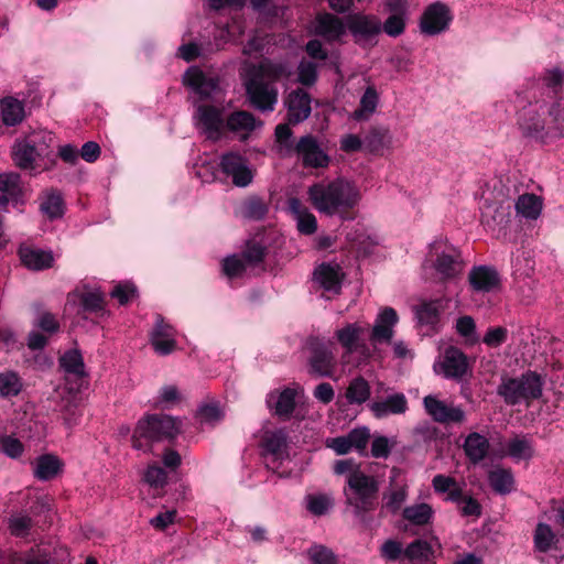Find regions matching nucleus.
<instances>
[{
  "label": "nucleus",
  "mask_w": 564,
  "mask_h": 564,
  "mask_svg": "<svg viewBox=\"0 0 564 564\" xmlns=\"http://www.w3.org/2000/svg\"><path fill=\"white\" fill-rule=\"evenodd\" d=\"M307 196L318 213L338 216L343 220L355 219V209L362 197L360 187L354 181L344 177L313 184L307 189Z\"/></svg>",
  "instance_id": "1"
},
{
  "label": "nucleus",
  "mask_w": 564,
  "mask_h": 564,
  "mask_svg": "<svg viewBox=\"0 0 564 564\" xmlns=\"http://www.w3.org/2000/svg\"><path fill=\"white\" fill-rule=\"evenodd\" d=\"M54 141V134L44 130L17 138L10 149L13 165L32 176L50 171L55 165Z\"/></svg>",
  "instance_id": "2"
},
{
  "label": "nucleus",
  "mask_w": 564,
  "mask_h": 564,
  "mask_svg": "<svg viewBox=\"0 0 564 564\" xmlns=\"http://www.w3.org/2000/svg\"><path fill=\"white\" fill-rule=\"evenodd\" d=\"M336 475H345L344 489L347 503L360 516L376 507L378 485L373 477L366 475L354 459H339L334 464Z\"/></svg>",
  "instance_id": "3"
},
{
  "label": "nucleus",
  "mask_w": 564,
  "mask_h": 564,
  "mask_svg": "<svg viewBox=\"0 0 564 564\" xmlns=\"http://www.w3.org/2000/svg\"><path fill=\"white\" fill-rule=\"evenodd\" d=\"M286 74L282 65L262 62L252 68L246 79V89L250 102L259 110L272 111L278 102V89L273 82Z\"/></svg>",
  "instance_id": "4"
},
{
  "label": "nucleus",
  "mask_w": 564,
  "mask_h": 564,
  "mask_svg": "<svg viewBox=\"0 0 564 564\" xmlns=\"http://www.w3.org/2000/svg\"><path fill=\"white\" fill-rule=\"evenodd\" d=\"M426 276L446 282L459 276L464 263L459 250L446 238H436L429 245V251L422 264Z\"/></svg>",
  "instance_id": "5"
},
{
  "label": "nucleus",
  "mask_w": 564,
  "mask_h": 564,
  "mask_svg": "<svg viewBox=\"0 0 564 564\" xmlns=\"http://www.w3.org/2000/svg\"><path fill=\"white\" fill-rule=\"evenodd\" d=\"M182 429V421L173 416L149 415L137 423L131 436L132 447L138 451H148L151 442L173 440Z\"/></svg>",
  "instance_id": "6"
},
{
  "label": "nucleus",
  "mask_w": 564,
  "mask_h": 564,
  "mask_svg": "<svg viewBox=\"0 0 564 564\" xmlns=\"http://www.w3.org/2000/svg\"><path fill=\"white\" fill-rule=\"evenodd\" d=\"M543 382L540 376L528 372L520 378L506 379L498 388V393L509 404L539 399L542 395Z\"/></svg>",
  "instance_id": "7"
},
{
  "label": "nucleus",
  "mask_w": 564,
  "mask_h": 564,
  "mask_svg": "<svg viewBox=\"0 0 564 564\" xmlns=\"http://www.w3.org/2000/svg\"><path fill=\"white\" fill-rule=\"evenodd\" d=\"M369 326L361 321L345 322L336 327L333 338L344 349V356L358 352L370 357V349L366 344Z\"/></svg>",
  "instance_id": "8"
},
{
  "label": "nucleus",
  "mask_w": 564,
  "mask_h": 564,
  "mask_svg": "<svg viewBox=\"0 0 564 564\" xmlns=\"http://www.w3.org/2000/svg\"><path fill=\"white\" fill-rule=\"evenodd\" d=\"M434 371L447 379H460L468 370L465 354L456 347H447L434 362Z\"/></svg>",
  "instance_id": "9"
},
{
  "label": "nucleus",
  "mask_w": 564,
  "mask_h": 564,
  "mask_svg": "<svg viewBox=\"0 0 564 564\" xmlns=\"http://www.w3.org/2000/svg\"><path fill=\"white\" fill-rule=\"evenodd\" d=\"M452 20L449 7L443 2H434L422 14L420 29L426 35H437L448 29Z\"/></svg>",
  "instance_id": "10"
},
{
  "label": "nucleus",
  "mask_w": 564,
  "mask_h": 564,
  "mask_svg": "<svg viewBox=\"0 0 564 564\" xmlns=\"http://www.w3.org/2000/svg\"><path fill=\"white\" fill-rule=\"evenodd\" d=\"M302 393L303 390L300 386L274 389L267 395V404L276 415L289 417Z\"/></svg>",
  "instance_id": "11"
},
{
  "label": "nucleus",
  "mask_w": 564,
  "mask_h": 564,
  "mask_svg": "<svg viewBox=\"0 0 564 564\" xmlns=\"http://www.w3.org/2000/svg\"><path fill=\"white\" fill-rule=\"evenodd\" d=\"M220 169L227 177H230L236 186H248L253 178V171L248 161L238 153L223 155Z\"/></svg>",
  "instance_id": "12"
},
{
  "label": "nucleus",
  "mask_w": 564,
  "mask_h": 564,
  "mask_svg": "<svg viewBox=\"0 0 564 564\" xmlns=\"http://www.w3.org/2000/svg\"><path fill=\"white\" fill-rule=\"evenodd\" d=\"M546 111V106L543 105H534L521 110L518 123L524 135L541 141Z\"/></svg>",
  "instance_id": "13"
},
{
  "label": "nucleus",
  "mask_w": 564,
  "mask_h": 564,
  "mask_svg": "<svg viewBox=\"0 0 564 564\" xmlns=\"http://www.w3.org/2000/svg\"><path fill=\"white\" fill-rule=\"evenodd\" d=\"M294 151L305 167H326L329 163V156L312 135L302 137L296 143Z\"/></svg>",
  "instance_id": "14"
},
{
  "label": "nucleus",
  "mask_w": 564,
  "mask_h": 564,
  "mask_svg": "<svg viewBox=\"0 0 564 564\" xmlns=\"http://www.w3.org/2000/svg\"><path fill=\"white\" fill-rule=\"evenodd\" d=\"M177 332L162 317H158L150 335V341L156 354L165 356L177 349Z\"/></svg>",
  "instance_id": "15"
},
{
  "label": "nucleus",
  "mask_w": 564,
  "mask_h": 564,
  "mask_svg": "<svg viewBox=\"0 0 564 564\" xmlns=\"http://www.w3.org/2000/svg\"><path fill=\"white\" fill-rule=\"evenodd\" d=\"M398 322L399 316L392 307L387 306L379 311L370 332V340L373 347L377 344L391 341Z\"/></svg>",
  "instance_id": "16"
},
{
  "label": "nucleus",
  "mask_w": 564,
  "mask_h": 564,
  "mask_svg": "<svg viewBox=\"0 0 564 564\" xmlns=\"http://www.w3.org/2000/svg\"><path fill=\"white\" fill-rule=\"evenodd\" d=\"M423 403L429 415L437 422L460 423L465 420V413L462 408L448 405L433 395L425 397Z\"/></svg>",
  "instance_id": "17"
},
{
  "label": "nucleus",
  "mask_w": 564,
  "mask_h": 564,
  "mask_svg": "<svg viewBox=\"0 0 564 564\" xmlns=\"http://www.w3.org/2000/svg\"><path fill=\"white\" fill-rule=\"evenodd\" d=\"M343 279L344 272L336 263H322L314 271V282L330 295L339 293Z\"/></svg>",
  "instance_id": "18"
},
{
  "label": "nucleus",
  "mask_w": 564,
  "mask_h": 564,
  "mask_svg": "<svg viewBox=\"0 0 564 564\" xmlns=\"http://www.w3.org/2000/svg\"><path fill=\"white\" fill-rule=\"evenodd\" d=\"M105 296L99 289L78 288L67 295L66 306L75 307L80 305L89 312L104 311Z\"/></svg>",
  "instance_id": "19"
},
{
  "label": "nucleus",
  "mask_w": 564,
  "mask_h": 564,
  "mask_svg": "<svg viewBox=\"0 0 564 564\" xmlns=\"http://www.w3.org/2000/svg\"><path fill=\"white\" fill-rule=\"evenodd\" d=\"M468 281L474 292L490 293L500 288V276L498 272L487 265L474 267L468 274Z\"/></svg>",
  "instance_id": "20"
},
{
  "label": "nucleus",
  "mask_w": 564,
  "mask_h": 564,
  "mask_svg": "<svg viewBox=\"0 0 564 564\" xmlns=\"http://www.w3.org/2000/svg\"><path fill=\"white\" fill-rule=\"evenodd\" d=\"M369 410L376 419L404 414L408 411V400L403 393H392L384 399L372 401Z\"/></svg>",
  "instance_id": "21"
},
{
  "label": "nucleus",
  "mask_w": 564,
  "mask_h": 564,
  "mask_svg": "<svg viewBox=\"0 0 564 564\" xmlns=\"http://www.w3.org/2000/svg\"><path fill=\"white\" fill-rule=\"evenodd\" d=\"M195 120L196 126L199 127L209 139H217L224 127L220 111L210 106H198Z\"/></svg>",
  "instance_id": "22"
},
{
  "label": "nucleus",
  "mask_w": 564,
  "mask_h": 564,
  "mask_svg": "<svg viewBox=\"0 0 564 564\" xmlns=\"http://www.w3.org/2000/svg\"><path fill=\"white\" fill-rule=\"evenodd\" d=\"M261 446L265 456L273 459H283L288 456V442L285 432L281 429H267L261 435Z\"/></svg>",
  "instance_id": "23"
},
{
  "label": "nucleus",
  "mask_w": 564,
  "mask_h": 564,
  "mask_svg": "<svg viewBox=\"0 0 564 564\" xmlns=\"http://www.w3.org/2000/svg\"><path fill=\"white\" fill-rule=\"evenodd\" d=\"M348 28L357 42L365 43L380 33L381 23L375 17L358 14L348 20Z\"/></svg>",
  "instance_id": "24"
},
{
  "label": "nucleus",
  "mask_w": 564,
  "mask_h": 564,
  "mask_svg": "<svg viewBox=\"0 0 564 564\" xmlns=\"http://www.w3.org/2000/svg\"><path fill=\"white\" fill-rule=\"evenodd\" d=\"M288 207L301 234L313 235L317 230V219L315 215L300 199L294 197L290 198Z\"/></svg>",
  "instance_id": "25"
},
{
  "label": "nucleus",
  "mask_w": 564,
  "mask_h": 564,
  "mask_svg": "<svg viewBox=\"0 0 564 564\" xmlns=\"http://www.w3.org/2000/svg\"><path fill=\"white\" fill-rule=\"evenodd\" d=\"M184 84L200 98H208L218 89L217 80L213 77H207L197 67H192L185 73Z\"/></svg>",
  "instance_id": "26"
},
{
  "label": "nucleus",
  "mask_w": 564,
  "mask_h": 564,
  "mask_svg": "<svg viewBox=\"0 0 564 564\" xmlns=\"http://www.w3.org/2000/svg\"><path fill=\"white\" fill-rule=\"evenodd\" d=\"M546 109L542 142H550L564 137V109L558 104L546 106Z\"/></svg>",
  "instance_id": "27"
},
{
  "label": "nucleus",
  "mask_w": 564,
  "mask_h": 564,
  "mask_svg": "<svg viewBox=\"0 0 564 564\" xmlns=\"http://www.w3.org/2000/svg\"><path fill=\"white\" fill-rule=\"evenodd\" d=\"M288 108L289 121L299 123L311 113V99L310 96L302 89L291 93L285 101Z\"/></svg>",
  "instance_id": "28"
},
{
  "label": "nucleus",
  "mask_w": 564,
  "mask_h": 564,
  "mask_svg": "<svg viewBox=\"0 0 564 564\" xmlns=\"http://www.w3.org/2000/svg\"><path fill=\"white\" fill-rule=\"evenodd\" d=\"M21 262L30 270L39 271L53 265L54 256L51 251L30 246H21L19 249Z\"/></svg>",
  "instance_id": "29"
},
{
  "label": "nucleus",
  "mask_w": 564,
  "mask_h": 564,
  "mask_svg": "<svg viewBox=\"0 0 564 564\" xmlns=\"http://www.w3.org/2000/svg\"><path fill=\"white\" fill-rule=\"evenodd\" d=\"M379 100L378 90L372 84L367 82V86L360 97L359 105L350 116L351 119L355 121H368L376 113Z\"/></svg>",
  "instance_id": "30"
},
{
  "label": "nucleus",
  "mask_w": 564,
  "mask_h": 564,
  "mask_svg": "<svg viewBox=\"0 0 564 564\" xmlns=\"http://www.w3.org/2000/svg\"><path fill=\"white\" fill-rule=\"evenodd\" d=\"M517 216L527 221L536 220L543 210L542 197L525 193L520 195L514 204Z\"/></svg>",
  "instance_id": "31"
},
{
  "label": "nucleus",
  "mask_w": 564,
  "mask_h": 564,
  "mask_svg": "<svg viewBox=\"0 0 564 564\" xmlns=\"http://www.w3.org/2000/svg\"><path fill=\"white\" fill-rule=\"evenodd\" d=\"M392 148V134L387 128H371L365 137V149L370 153L383 155Z\"/></svg>",
  "instance_id": "32"
},
{
  "label": "nucleus",
  "mask_w": 564,
  "mask_h": 564,
  "mask_svg": "<svg viewBox=\"0 0 564 564\" xmlns=\"http://www.w3.org/2000/svg\"><path fill=\"white\" fill-rule=\"evenodd\" d=\"M314 30L316 34L322 35L327 41L339 40L346 32L341 21L328 13L316 18Z\"/></svg>",
  "instance_id": "33"
},
{
  "label": "nucleus",
  "mask_w": 564,
  "mask_h": 564,
  "mask_svg": "<svg viewBox=\"0 0 564 564\" xmlns=\"http://www.w3.org/2000/svg\"><path fill=\"white\" fill-rule=\"evenodd\" d=\"M63 468V462L55 455L45 454L37 457L33 463V473L39 480H51L55 478Z\"/></svg>",
  "instance_id": "34"
},
{
  "label": "nucleus",
  "mask_w": 564,
  "mask_h": 564,
  "mask_svg": "<svg viewBox=\"0 0 564 564\" xmlns=\"http://www.w3.org/2000/svg\"><path fill=\"white\" fill-rule=\"evenodd\" d=\"M0 118L7 127L20 124L25 118L24 104L13 97H6L1 99Z\"/></svg>",
  "instance_id": "35"
},
{
  "label": "nucleus",
  "mask_w": 564,
  "mask_h": 564,
  "mask_svg": "<svg viewBox=\"0 0 564 564\" xmlns=\"http://www.w3.org/2000/svg\"><path fill=\"white\" fill-rule=\"evenodd\" d=\"M226 126L230 131L245 139L253 130L261 127V122L251 113L241 110L231 113L227 119Z\"/></svg>",
  "instance_id": "36"
},
{
  "label": "nucleus",
  "mask_w": 564,
  "mask_h": 564,
  "mask_svg": "<svg viewBox=\"0 0 564 564\" xmlns=\"http://www.w3.org/2000/svg\"><path fill=\"white\" fill-rule=\"evenodd\" d=\"M335 360L336 356L333 347L317 345L311 357V366L317 373L326 376L330 373L335 365Z\"/></svg>",
  "instance_id": "37"
},
{
  "label": "nucleus",
  "mask_w": 564,
  "mask_h": 564,
  "mask_svg": "<svg viewBox=\"0 0 564 564\" xmlns=\"http://www.w3.org/2000/svg\"><path fill=\"white\" fill-rule=\"evenodd\" d=\"M442 310L443 305L441 300L423 301L415 306L414 313L421 325L434 327L438 323Z\"/></svg>",
  "instance_id": "38"
},
{
  "label": "nucleus",
  "mask_w": 564,
  "mask_h": 564,
  "mask_svg": "<svg viewBox=\"0 0 564 564\" xmlns=\"http://www.w3.org/2000/svg\"><path fill=\"white\" fill-rule=\"evenodd\" d=\"M489 449V442L486 436L479 433H470L464 443V451L466 456L473 462L478 463L482 460Z\"/></svg>",
  "instance_id": "39"
},
{
  "label": "nucleus",
  "mask_w": 564,
  "mask_h": 564,
  "mask_svg": "<svg viewBox=\"0 0 564 564\" xmlns=\"http://www.w3.org/2000/svg\"><path fill=\"white\" fill-rule=\"evenodd\" d=\"M432 485L437 494H446V500L456 502L463 497V489L460 485L452 477L445 475H436Z\"/></svg>",
  "instance_id": "40"
},
{
  "label": "nucleus",
  "mask_w": 564,
  "mask_h": 564,
  "mask_svg": "<svg viewBox=\"0 0 564 564\" xmlns=\"http://www.w3.org/2000/svg\"><path fill=\"white\" fill-rule=\"evenodd\" d=\"M388 4L397 11V13L390 15L383 24V31L390 36H398L403 33L405 28V20L403 17L405 0H398L395 3L392 0L388 1Z\"/></svg>",
  "instance_id": "41"
},
{
  "label": "nucleus",
  "mask_w": 564,
  "mask_h": 564,
  "mask_svg": "<svg viewBox=\"0 0 564 564\" xmlns=\"http://www.w3.org/2000/svg\"><path fill=\"white\" fill-rule=\"evenodd\" d=\"M0 204L4 205L9 199L17 198L21 194V176L17 172L0 174Z\"/></svg>",
  "instance_id": "42"
},
{
  "label": "nucleus",
  "mask_w": 564,
  "mask_h": 564,
  "mask_svg": "<svg viewBox=\"0 0 564 564\" xmlns=\"http://www.w3.org/2000/svg\"><path fill=\"white\" fill-rule=\"evenodd\" d=\"M306 510L314 516L326 514L334 505L332 495L325 492L307 494L304 498Z\"/></svg>",
  "instance_id": "43"
},
{
  "label": "nucleus",
  "mask_w": 564,
  "mask_h": 564,
  "mask_svg": "<svg viewBox=\"0 0 564 564\" xmlns=\"http://www.w3.org/2000/svg\"><path fill=\"white\" fill-rule=\"evenodd\" d=\"M491 488L501 495L511 492L514 489V478L509 469L495 468L488 476Z\"/></svg>",
  "instance_id": "44"
},
{
  "label": "nucleus",
  "mask_w": 564,
  "mask_h": 564,
  "mask_svg": "<svg viewBox=\"0 0 564 564\" xmlns=\"http://www.w3.org/2000/svg\"><path fill=\"white\" fill-rule=\"evenodd\" d=\"M507 455L516 462L529 460L534 455L532 443L524 437H514L507 444Z\"/></svg>",
  "instance_id": "45"
},
{
  "label": "nucleus",
  "mask_w": 564,
  "mask_h": 564,
  "mask_svg": "<svg viewBox=\"0 0 564 564\" xmlns=\"http://www.w3.org/2000/svg\"><path fill=\"white\" fill-rule=\"evenodd\" d=\"M440 546L441 544L436 539H433L432 542L416 540L408 545V547L404 550V555L410 560L423 561L429 558V556L433 553L434 547Z\"/></svg>",
  "instance_id": "46"
},
{
  "label": "nucleus",
  "mask_w": 564,
  "mask_h": 564,
  "mask_svg": "<svg viewBox=\"0 0 564 564\" xmlns=\"http://www.w3.org/2000/svg\"><path fill=\"white\" fill-rule=\"evenodd\" d=\"M41 212L50 219L59 218L64 214V203L59 193L47 192L41 203Z\"/></svg>",
  "instance_id": "47"
},
{
  "label": "nucleus",
  "mask_w": 564,
  "mask_h": 564,
  "mask_svg": "<svg viewBox=\"0 0 564 564\" xmlns=\"http://www.w3.org/2000/svg\"><path fill=\"white\" fill-rule=\"evenodd\" d=\"M370 397V386L364 378H355L346 390V399L351 404H361Z\"/></svg>",
  "instance_id": "48"
},
{
  "label": "nucleus",
  "mask_w": 564,
  "mask_h": 564,
  "mask_svg": "<svg viewBox=\"0 0 564 564\" xmlns=\"http://www.w3.org/2000/svg\"><path fill=\"white\" fill-rule=\"evenodd\" d=\"M557 543L558 539L553 533L551 527L545 523H539L534 534L535 547L541 552H546L552 547L560 549Z\"/></svg>",
  "instance_id": "49"
},
{
  "label": "nucleus",
  "mask_w": 564,
  "mask_h": 564,
  "mask_svg": "<svg viewBox=\"0 0 564 564\" xmlns=\"http://www.w3.org/2000/svg\"><path fill=\"white\" fill-rule=\"evenodd\" d=\"M432 516V507L427 503L413 505L403 510V518L417 525L426 524Z\"/></svg>",
  "instance_id": "50"
},
{
  "label": "nucleus",
  "mask_w": 564,
  "mask_h": 564,
  "mask_svg": "<svg viewBox=\"0 0 564 564\" xmlns=\"http://www.w3.org/2000/svg\"><path fill=\"white\" fill-rule=\"evenodd\" d=\"M22 390L21 378L14 371H3L0 373V394L2 397H14Z\"/></svg>",
  "instance_id": "51"
},
{
  "label": "nucleus",
  "mask_w": 564,
  "mask_h": 564,
  "mask_svg": "<svg viewBox=\"0 0 564 564\" xmlns=\"http://www.w3.org/2000/svg\"><path fill=\"white\" fill-rule=\"evenodd\" d=\"M61 366L63 369L78 377L85 375V365L82 355L77 350H69L61 358Z\"/></svg>",
  "instance_id": "52"
},
{
  "label": "nucleus",
  "mask_w": 564,
  "mask_h": 564,
  "mask_svg": "<svg viewBox=\"0 0 564 564\" xmlns=\"http://www.w3.org/2000/svg\"><path fill=\"white\" fill-rule=\"evenodd\" d=\"M306 554L310 564H337L334 552L322 544L312 545Z\"/></svg>",
  "instance_id": "53"
},
{
  "label": "nucleus",
  "mask_w": 564,
  "mask_h": 564,
  "mask_svg": "<svg viewBox=\"0 0 564 564\" xmlns=\"http://www.w3.org/2000/svg\"><path fill=\"white\" fill-rule=\"evenodd\" d=\"M456 332L465 339L468 344H476L479 337L476 332V324L473 317L462 316L456 321Z\"/></svg>",
  "instance_id": "54"
},
{
  "label": "nucleus",
  "mask_w": 564,
  "mask_h": 564,
  "mask_svg": "<svg viewBox=\"0 0 564 564\" xmlns=\"http://www.w3.org/2000/svg\"><path fill=\"white\" fill-rule=\"evenodd\" d=\"M32 520L23 512L14 513L9 519V529L13 535L23 536L31 529Z\"/></svg>",
  "instance_id": "55"
},
{
  "label": "nucleus",
  "mask_w": 564,
  "mask_h": 564,
  "mask_svg": "<svg viewBox=\"0 0 564 564\" xmlns=\"http://www.w3.org/2000/svg\"><path fill=\"white\" fill-rule=\"evenodd\" d=\"M292 131L288 124H279L275 129V138L279 152L282 155H290L294 149L291 141Z\"/></svg>",
  "instance_id": "56"
},
{
  "label": "nucleus",
  "mask_w": 564,
  "mask_h": 564,
  "mask_svg": "<svg viewBox=\"0 0 564 564\" xmlns=\"http://www.w3.org/2000/svg\"><path fill=\"white\" fill-rule=\"evenodd\" d=\"M197 415L202 424L208 425H214L224 417V413L217 404H205L200 406Z\"/></svg>",
  "instance_id": "57"
},
{
  "label": "nucleus",
  "mask_w": 564,
  "mask_h": 564,
  "mask_svg": "<svg viewBox=\"0 0 564 564\" xmlns=\"http://www.w3.org/2000/svg\"><path fill=\"white\" fill-rule=\"evenodd\" d=\"M347 435L351 449H356L358 452L366 449L370 438V431L368 427L362 426L354 429Z\"/></svg>",
  "instance_id": "58"
},
{
  "label": "nucleus",
  "mask_w": 564,
  "mask_h": 564,
  "mask_svg": "<svg viewBox=\"0 0 564 564\" xmlns=\"http://www.w3.org/2000/svg\"><path fill=\"white\" fill-rule=\"evenodd\" d=\"M394 445V440L382 435L375 436L371 443V455L375 458H387Z\"/></svg>",
  "instance_id": "59"
},
{
  "label": "nucleus",
  "mask_w": 564,
  "mask_h": 564,
  "mask_svg": "<svg viewBox=\"0 0 564 564\" xmlns=\"http://www.w3.org/2000/svg\"><path fill=\"white\" fill-rule=\"evenodd\" d=\"M111 297L118 300L121 305L132 301L137 296V289L130 282L117 284L110 292Z\"/></svg>",
  "instance_id": "60"
},
{
  "label": "nucleus",
  "mask_w": 564,
  "mask_h": 564,
  "mask_svg": "<svg viewBox=\"0 0 564 564\" xmlns=\"http://www.w3.org/2000/svg\"><path fill=\"white\" fill-rule=\"evenodd\" d=\"M143 479L147 484L152 487H163L167 481L166 471L158 466L156 464L149 465L147 470L144 471Z\"/></svg>",
  "instance_id": "61"
},
{
  "label": "nucleus",
  "mask_w": 564,
  "mask_h": 564,
  "mask_svg": "<svg viewBox=\"0 0 564 564\" xmlns=\"http://www.w3.org/2000/svg\"><path fill=\"white\" fill-rule=\"evenodd\" d=\"M245 269L246 261L242 257L230 256L223 261V271L230 279L240 276Z\"/></svg>",
  "instance_id": "62"
},
{
  "label": "nucleus",
  "mask_w": 564,
  "mask_h": 564,
  "mask_svg": "<svg viewBox=\"0 0 564 564\" xmlns=\"http://www.w3.org/2000/svg\"><path fill=\"white\" fill-rule=\"evenodd\" d=\"M23 444L15 437L1 436L0 437V451L11 458H18L23 453Z\"/></svg>",
  "instance_id": "63"
},
{
  "label": "nucleus",
  "mask_w": 564,
  "mask_h": 564,
  "mask_svg": "<svg viewBox=\"0 0 564 564\" xmlns=\"http://www.w3.org/2000/svg\"><path fill=\"white\" fill-rule=\"evenodd\" d=\"M508 330L505 327H492L489 328L482 338V341L488 347H499L507 340Z\"/></svg>",
  "instance_id": "64"
}]
</instances>
